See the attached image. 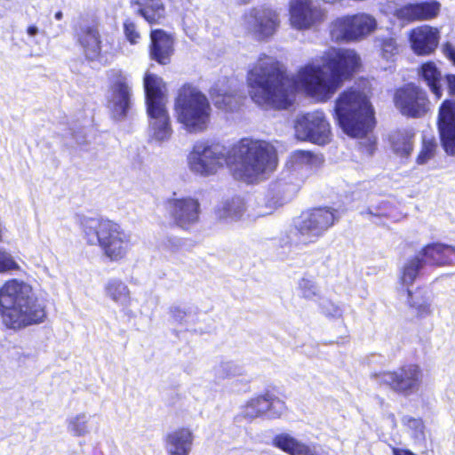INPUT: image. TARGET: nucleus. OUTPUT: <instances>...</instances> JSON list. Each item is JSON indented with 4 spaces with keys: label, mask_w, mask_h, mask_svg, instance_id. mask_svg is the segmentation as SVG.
Wrapping results in <instances>:
<instances>
[{
    "label": "nucleus",
    "mask_w": 455,
    "mask_h": 455,
    "mask_svg": "<svg viewBox=\"0 0 455 455\" xmlns=\"http://www.w3.org/2000/svg\"><path fill=\"white\" fill-rule=\"evenodd\" d=\"M420 76L427 83L431 92L435 94V99L439 100L443 92L440 85L441 72L433 62H427L421 66Z\"/></svg>",
    "instance_id": "nucleus-33"
},
{
    "label": "nucleus",
    "mask_w": 455,
    "mask_h": 455,
    "mask_svg": "<svg viewBox=\"0 0 455 455\" xmlns=\"http://www.w3.org/2000/svg\"><path fill=\"white\" fill-rule=\"evenodd\" d=\"M334 113L339 126L352 137H362L374 126L371 104L358 87H351L339 95Z\"/></svg>",
    "instance_id": "nucleus-4"
},
{
    "label": "nucleus",
    "mask_w": 455,
    "mask_h": 455,
    "mask_svg": "<svg viewBox=\"0 0 455 455\" xmlns=\"http://www.w3.org/2000/svg\"><path fill=\"white\" fill-rule=\"evenodd\" d=\"M19 268V265L13 259L11 254L6 251H0V273L15 270Z\"/></svg>",
    "instance_id": "nucleus-48"
},
{
    "label": "nucleus",
    "mask_w": 455,
    "mask_h": 455,
    "mask_svg": "<svg viewBox=\"0 0 455 455\" xmlns=\"http://www.w3.org/2000/svg\"><path fill=\"white\" fill-rule=\"evenodd\" d=\"M267 401L266 394L250 399L243 407L241 415L247 419H253L260 417L267 411Z\"/></svg>",
    "instance_id": "nucleus-34"
},
{
    "label": "nucleus",
    "mask_w": 455,
    "mask_h": 455,
    "mask_svg": "<svg viewBox=\"0 0 455 455\" xmlns=\"http://www.w3.org/2000/svg\"><path fill=\"white\" fill-rule=\"evenodd\" d=\"M246 203L243 198L235 196L222 200L215 209L218 219L227 221H237L246 212Z\"/></svg>",
    "instance_id": "nucleus-28"
},
{
    "label": "nucleus",
    "mask_w": 455,
    "mask_h": 455,
    "mask_svg": "<svg viewBox=\"0 0 455 455\" xmlns=\"http://www.w3.org/2000/svg\"><path fill=\"white\" fill-rule=\"evenodd\" d=\"M339 218L338 211L330 207L304 212L294 220V226L287 233V243L299 246L313 243L333 226Z\"/></svg>",
    "instance_id": "nucleus-8"
},
{
    "label": "nucleus",
    "mask_w": 455,
    "mask_h": 455,
    "mask_svg": "<svg viewBox=\"0 0 455 455\" xmlns=\"http://www.w3.org/2000/svg\"><path fill=\"white\" fill-rule=\"evenodd\" d=\"M182 244V240L175 236H167L162 243L164 250H166L170 252L178 251L181 248Z\"/></svg>",
    "instance_id": "nucleus-49"
},
{
    "label": "nucleus",
    "mask_w": 455,
    "mask_h": 455,
    "mask_svg": "<svg viewBox=\"0 0 455 455\" xmlns=\"http://www.w3.org/2000/svg\"><path fill=\"white\" fill-rule=\"evenodd\" d=\"M426 264L443 266L455 262V247L443 243L427 244L419 254Z\"/></svg>",
    "instance_id": "nucleus-27"
},
{
    "label": "nucleus",
    "mask_w": 455,
    "mask_h": 455,
    "mask_svg": "<svg viewBox=\"0 0 455 455\" xmlns=\"http://www.w3.org/2000/svg\"><path fill=\"white\" fill-rule=\"evenodd\" d=\"M40 33L39 28L36 25H30L27 28V34L29 37H35Z\"/></svg>",
    "instance_id": "nucleus-52"
},
{
    "label": "nucleus",
    "mask_w": 455,
    "mask_h": 455,
    "mask_svg": "<svg viewBox=\"0 0 455 455\" xmlns=\"http://www.w3.org/2000/svg\"><path fill=\"white\" fill-rule=\"evenodd\" d=\"M390 212V204L385 201L378 204H371L365 211H362L360 214L367 217L370 220L378 223L374 219L387 217Z\"/></svg>",
    "instance_id": "nucleus-39"
},
{
    "label": "nucleus",
    "mask_w": 455,
    "mask_h": 455,
    "mask_svg": "<svg viewBox=\"0 0 455 455\" xmlns=\"http://www.w3.org/2000/svg\"><path fill=\"white\" fill-rule=\"evenodd\" d=\"M267 401V416L269 418H279L285 411V403L283 401L268 393L266 394Z\"/></svg>",
    "instance_id": "nucleus-44"
},
{
    "label": "nucleus",
    "mask_w": 455,
    "mask_h": 455,
    "mask_svg": "<svg viewBox=\"0 0 455 455\" xmlns=\"http://www.w3.org/2000/svg\"><path fill=\"white\" fill-rule=\"evenodd\" d=\"M67 430L75 437H82L97 433L100 427V417L82 411L70 415L67 420Z\"/></svg>",
    "instance_id": "nucleus-24"
},
{
    "label": "nucleus",
    "mask_w": 455,
    "mask_h": 455,
    "mask_svg": "<svg viewBox=\"0 0 455 455\" xmlns=\"http://www.w3.org/2000/svg\"><path fill=\"white\" fill-rule=\"evenodd\" d=\"M294 128L299 140H309L318 145H324L330 141V124L321 110L299 116Z\"/></svg>",
    "instance_id": "nucleus-15"
},
{
    "label": "nucleus",
    "mask_w": 455,
    "mask_h": 455,
    "mask_svg": "<svg viewBox=\"0 0 455 455\" xmlns=\"http://www.w3.org/2000/svg\"><path fill=\"white\" fill-rule=\"evenodd\" d=\"M438 128L445 152L455 155V103L446 100L439 109Z\"/></svg>",
    "instance_id": "nucleus-20"
},
{
    "label": "nucleus",
    "mask_w": 455,
    "mask_h": 455,
    "mask_svg": "<svg viewBox=\"0 0 455 455\" xmlns=\"http://www.w3.org/2000/svg\"><path fill=\"white\" fill-rule=\"evenodd\" d=\"M228 81L216 83L210 91L211 97L216 108L226 111H234L241 103L242 97L230 92Z\"/></svg>",
    "instance_id": "nucleus-26"
},
{
    "label": "nucleus",
    "mask_w": 455,
    "mask_h": 455,
    "mask_svg": "<svg viewBox=\"0 0 455 455\" xmlns=\"http://www.w3.org/2000/svg\"><path fill=\"white\" fill-rule=\"evenodd\" d=\"M64 32V27L62 25H59L57 27L56 31L53 33V36H57L60 34H62Z\"/></svg>",
    "instance_id": "nucleus-53"
},
{
    "label": "nucleus",
    "mask_w": 455,
    "mask_h": 455,
    "mask_svg": "<svg viewBox=\"0 0 455 455\" xmlns=\"http://www.w3.org/2000/svg\"><path fill=\"white\" fill-rule=\"evenodd\" d=\"M213 373L217 380H222L242 375L243 370L232 362H221L213 368Z\"/></svg>",
    "instance_id": "nucleus-38"
},
{
    "label": "nucleus",
    "mask_w": 455,
    "mask_h": 455,
    "mask_svg": "<svg viewBox=\"0 0 455 455\" xmlns=\"http://www.w3.org/2000/svg\"><path fill=\"white\" fill-rule=\"evenodd\" d=\"M168 213L173 223L183 230H189L200 220L201 204L199 200L192 196H177L173 193L165 203Z\"/></svg>",
    "instance_id": "nucleus-17"
},
{
    "label": "nucleus",
    "mask_w": 455,
    "mask_h": 455,
    "mask_svg": "<svg viewBox=\"0 0 455 455\" xmlns=\"http://www.w3.org/2000/svg\"><path fill=\"white\" fill-rule=\"evenodd\" d=\"M178 122L190 133L205 131L210 123L212 108L207 97L190 84L182 86L175 100Z\"/></svg>",
    "instance_id": "nucleus-7"
},
{
    "label": "nucleus",
    "mask_w": 455,
    "mask_h": 455,
    "mask_svg": "<svg viewBox=\"0 0 455 455\" xmlns=\"http://www.w3.org/2000/svg\"><path fill=\"white\" fill-rule=\"evenodd\" d=\"M194 440L195 435L188 427H179L169 432L164 438L167 455H189Z\"/></svg>",
    "instance_id": "nucleus-23"
},
{
    "label": "nucleus",
    "mask_w": 455,
    "mask_h": 455,
    "mask_svg": "<svg viewBox=\"0 0 455 455\" xmlns=\"http://www.w3.org/2000/svg\"><path fill=\"white\" fill-rule=\"evenodd\" d=\"M164 87L162 78L154 74L146 73L144 90L148 116V136L150 142L159 145L169 141L173 132L166 108Z\"/></svg>",
    "instance_id": "nucleus-6"
},
{
    "label": "nucleus",
    "mask_w": 455,
    "mask_h": 455,
    "mask_svg": "<svg viewBox=\"0 0 455 455\" xmlns=\"http://www.w3.org/2000/svg\"><path fill=\"white\" fill-rule=\"evenodd\" d=\"M377 25L376 19L365 12L346 15L332 22L331 35L336 41L358 42L374 32Z\"/></svg>",
    "instance_id": "nucleus-10"
},
{
    "label": "nucleus",
    "mask_w": 455,
    "mask_h": 455,
    "mask_svg": "<svg viewBox=\"0 0 455 455\" xmlns=\"http://www.w3.org/2000/svg\"><path fill=\"white\" fill-rule=\"evenodd\" d=\"M82 228L87 243L98 245L111 261L126 258L133 246L132 234L110 220L86 218Z\"/></svg>",
    "instance_id": "nucleus-5"
},
{
    "label": "nucleus",
    "mask_w": 455,
    "mask_h": 455,
    "mask_svg": "<svg viewBox=\"0 0 455 455\" xmlns=\"http://www.w3.org/2000/svg\"><path fill=\"white\" fill-rule=\"evenodd\" d=\"M394 100L395 107L404 116L419 117L427 111L428 100L426 92L412 84L398 89Z\"/></svg>",
    "instance_id": "nucleus-18"
},
{
    "label": "nucleus",
    "mask_w": 455,
    "mask_h": 455,
    "mask_svg": "<svg viewBox=\"0 0 455 455\" xmlns=\"http://www.w3.org/2000/svg\"><path fill=\"white\" fill-rule=\"evenodd\" d=\"M76 143L79 146H82L85 143V134L83 131H79L72 134Z\"/></svg>",
    "instance_id": "nucleus-50"
},
{
    "label": "nucleus",
    "mask_w": 455,
    "mask_h": 455,
    "mask_svg": "<svg viewBox=\"0 0 455 455\" xmlns=\"http://www.w3.org/2000/svg\"><path fill=\"white\" fill-rule=\"evenodd\" d=\"M320 162L321 159L310 151L292 152L286 163L290 174L285 178V181L279 182V188H283V193L288 196H293L298 192L311 169L316 167Z\"/></svg>",
    "instance_id": "nucleus-12"
},
{
    "label": "nucleus",
    "mask_w": 455,
    "mask_h": 455,
    "mask_svg": "<svg viewBox=\"0 0 455 455\" xmlns=\"http://www.w3.org/2000/svg\"><path fill=\"white\" fill-rule=\"evenodd\" d=\"M373 377L380 384H385L395 392L407 396L419 391L423 373L418 365L408 364L394 371L375 373Z\"/></svg>",
    "instance_id": "nucleus-14"
},
{
    "label": "nucleus",
    "mask_w": 455,
    "mask_h": 455,
    "mask_svg": "<svg viewBox=\"0 0 455 455\" xmlns=\"http://www.w3.org/2000/svg\"><path fill=\"white\" fill-rule=\"evenodd\" d=\"M439 30L427 25L419 26L410 33L411 48L418 55L432 53L439 43Z\"/></svg>",
    "instance_id": "nucleus-21"
},
{
    "label": "nucleus",
    "mask_w": 455,
    "mask_h": 455,
    "mask_svg": "<svg viewBox=\"0 0 455 455\" xmlns=\"http://www.w3.org/2000/svg\"><path fill=\"white\" fill-rule=\"evenodd\" d=\"M75 35L89 60L107 62L115 53L114 44L108 39L102 40L97 25L93 23H79Z\"/></svg>",
    "instance_id": "nucleus-11"
},
{
    "label": "nucleus",
    "mask_w": 455,
    "mask_h": 455,
    "mask_svg": "<svg viewBox=\"0 0 455 455\" xmlns=\"http://www.w3.org/2000/svg\"><path fill=\"white\" fill-rule=\"evenodd\" d=\"M54 17L57 20H60L63 18V12L61 11L57 12Z\"/></svg>",
    "instance_id": "nucleus-54"
},
{
    "label": "nucleus",
    "mask_w": 455,
    "mask_h": 455,
    "mask_svg": "<svg viewBox=\"0 0 455 455\" xmlns=\"http://www.w3.org/2000/svg\"><path fill=\"white\" fill-rule=\"evenodd\" d=\"M104 291L116 304L127 308L131 306V291L127 284L120 279L110 278L104 285Z\"/></svg>",
    "instance_id": "nucleus-30"
},
{
    "label": "nucleus",
    "mask_w": 455,
    "mask_h": 455,
    "mask_svg": "<svg viewBox=\"0 0 455 455\" xmlns=\"http://www.w3.org/2000/svg\"><path fill=\"white\" fill-rule=\"evenodd\" d=\"M441 4L436 0L408 4L395 12V16L405 21L424 20L435 18L440 12Z\"/></svg>",
    "instance_id": "nucleus-22"
},
{
    "label": "nucleus",
    "mask_w": 455,
    "mask_h": 455,
    "mask_svg": "<svg viewBox=\"0 0 455 455\" xmlns=\"http://www.w3.org/2000/svg\"><path fill=\"white\" fill-rule=\"evenodd\" d=\"M424 264L426 263L420 255L409 259L402 269L401 280L403 284L407 286L412 284Z\"/></svg>",
    "instance_id": "nucleus-35"
},
{
    "label": "nucleus",
    "mask_w": 455,
    "mask_h": 455,
    "mask_svg": "<svg viewBox=\"0 0 455 455\" xmlns=\"http://www.w3.org/2000/svg\"><path fill=\"white\" fill-rule=\"evenodd\" d=\"M150 56L160 64L165 65L170 62L173 52V40L163 30L151 31Z\"/></svg>",
    "instance_id": "nucleus-25"
},
{
    "label": "nucleus",
    "mask_w": 455,
    "mask_h": 455,
    "mask_svg": "<svg viewBox=\"0 0 455 455\" xmlns=\"http://www.w3.org/2000/svg\"><path fill=\"white\" fill-rule=\"evenodd\" d=\"M319 308L326 317L340 318L343 315V309L331 300L326 298H321L318 301Z\"/></svg>",
    "instance_id": "nucleus-42"
},
{
    "label": "nucleus",
    "mask_w": 455,
    "mask_h": 455,
    "mask_svg": "<svg viewBox=\"0 0 455 455\" xmlns=\"http://www.w3.org/2000/svg\"><path fill=\"white\" fill-rule=\"evenodd\" d=\"M244 29L255 39L262 41L273 36L279 25V14L268 7L251 9L243 17Z\"/></svg>",
    "instance_id": "nucleus-16"
},
{
    "label": "nucleus",
    "mask_w": 455,
    "mask_h": 455,
    "mask_svg": "<svg viewBox=\"0 0 455 455\" xmlns=\"http://www.w3.org/2000/svg\"><path fill=\"white\" fill-rule=\"evenodd\" d=\"M443 52L444 55L453 63L455 66V48L451 43H446L443 46ZM446 83L450 94L455 95V75L446 76Z\"/></svg>",
    "instance_id": "nucleus-45"
},
{
    "label": "nucleus",
    "mask_w": 455,
    "mask_h": 455,
    "mask_svg": "<svg viewBox=\"0 0 455 455\" xmlns=\"http://www.w3.org/2000/svg\"><path fill=\"white\" fill-rule=\"evenodd\" d=\"M229 148L221 144H208L197 141L188 155V167L191 172L201 177H209L227 165L231 170Z\"/></svg>",
    "instance_id": "nucleus-9"
},
{
    "label": "nucleus",
    "mask_w": 455,
    "mask_h": 455,
    "mask_svg": "<svg viewBox=\"0 0 455 455\" xmlns=\"http://www.w3.org/2000/svg\"><path fill=\"white\" fill-rule=\"evenodd\" d=\"M402 421L411 431V436L416 443H422L425 440L424 425L421 419L403 416Z\"/></svg>",
    "instance_id": "nucleus-40"
},
{
    "label": "nucleus",
    "mask_w": 455,
    "mask_h": 455,
    "mask_svg": "<svg viewBox=\"0 0 455 455\" xmlns=\"http://www.w3.org/2000/svg\"><path fill=\"white\" fill-rule=\"evenodd\" d=\"M124 32L126 39L130 44H136L139 43V40L140 39V34L137 29L136 24L132 20H126L124 21Z\"/></svg>",
    "instance_id": "nucleus-47"
},
{
    "label": "nucleus",
    "mask_w": 455,
    "mask_h": 455,
    "mask_svg": "<svg viewBox=\"0 0 455 455\" xmlns=\"http://www.w3.org/2000/svg\"><path fill=\"white\" fill-rule=\"evenodd\" d=\"M140 6L139 12L149 23H158L164 17V6L162 0H132Z\"/></svg>",
    "instance_id": "nucleus-32"
},
{
    "label": "nucleus",
    "mask_w": 455,
    "mask_h": 455,
    "mask_svg": "<svg viewBox=\"0 0 455 455\" xmlns=\"http://www.w3.org/2000/svg\"><path fill=\"white\" fill-rule=\"evenodd\" d=\"M299 295L308 300L319 301L322 298L321 291L314 278L304 276L299 281Z\"/></svg>",
    "instance_id": "nucleus-36"
},
{
    "label": "nucleus",
    "mask_w": 455,
    "mask_h": 455,
    "mask_svg": "<svg viewBox=\"0 0 455 455\" xmlns=\"http://www.w3.org/2000/svg\"><path fill=\"white\" fill-rule=\"evenodd\" d=\"M381 53L387 60L398 53V45L394 38L385 37L381 40Z\"/></svg>",
    "instance_id": "nucleus-46"
},
{
    "label": "nucleus",
    "mask_w": 455,
    "mask_h": 455,
    "mask_svg": "<svg viewBox=\"0 0 455 455\" xmlns=\"http://www.w3.org/2000/svg\"><path fill=\"white\" fill-rule=\"evenodd\" d=\"M406 297L409 306L414 308L419 315L425 316L431 313L430 305L424 298L414 296L409 289L406 290Z\"/></svg>",
    "instance_id": "nucleus-41"
},
{
    "label": "nucleus",
    "mask_w": 455,
    "mask_h": 455,
    "mask_svg": "<svg viewBox=\"0 0 455 455\" xmlns=\"http://www.w3.org/2000/svg\"><path fill=\"white\" fill-rule=\"evenodd\" d=\"M437 148L435 139L431 135H424L422 138V147L417 156L418 164H426L429 160L434 158Z\"/></svg>",
    "instance_id": "nucleus-37"
},
{
    "label": "nucleus",
    "mask_w": 455,
    "mask_h": 455,
    "mask_svg": "<svg viewBox=\"0 0 455 455\" xmlns=\"http://www.w3.org/2000/svg\"><path fill=\"white\" fill-rule=\"evenodd\" d=\"M172 320L180 324H187L192 317L190 307L181 305H172L169 308Z\"/></svg>",
    "instance_id": "nucleus-43"
},
{
    "label": "nucleus",
    "mask_w": 455,
    "mask_h": 455,
    "mask_svg": "<svg viewBox=\"0 0 455 455\" xmlns=\"http://www.w3.org/2000/svg\"><path fill=\"white\" fill-rule=\"evenodd\" d=\"M289 13L291 26L299 30L313 28L324 19V12L312 0H291Z\"/></svg>",
    "instance_id": "nucleus-19"
},
{
    "label": "nucleus",
    "mask_w": 455,
    "mask_h": 455,
    "mask_svg": "<svg viewBox=\"0 0 455 455\" xmlns=\"http://www.w3.org/2000/svg\"><path fill=\"white\" fill-rule=\"evenodd\" d=\"M109 90L108 103L112 116L116 120L127 116L132 106V87L129 76L120 69H111L108 73Z\"/></svg>",
    "instance_id": "nucleus-13"
},
{
    "label": "nucleus",
    "mask_w": 455,
    "mask_h": 455,
    "mask_svg": "<svg viewBox=\"0 0 455 455\" xmlns=\"http://www.w3.org/2000/svg\"><path fill=\"white\" fill-rule=\"evenodd\" d=\"M273 444L290 455H318L315 446L304 443L285 433L275 435Z\"/></svg>",
    "instance_id": "nucleus-29"
},
{
    "label": "nucleus",
    "mask_w": 455,
    "mask_h": 455,
    "mask_svg": "<svg viewBox=\"0 0 455 455\" xmlns=\"http://www.w3.org/2000/svg\"><path fill=\"white\" fill-rule=\"evenodd\" d=\"M414 133L410 131H396L390 137V144L394 153L402 157H407L413 149Z\"/></svg>",
    "instance_id": "nucleus-31"
},
{
    "label": "nucleus",
    "mask_w": 455,
    "mask_h": 455,
    "mask_svg": "<svg viewBox=\"0 0 455 455\" xmlns=\"http://www.w3.org/2000/svg\"><path fill=\"white\" fill-rule=\"evenodd\" d=\"M229 149L231 172L235 180L253 183L276 166L275 150L265 140L244 138Z\"/></svg>",
    "instance_id": "nucleus-3"
},
{
    "label": "nucleus",
    "mask_w": 455,
    "mask_h": 455,
    "mask_svg": "<svg viewBox=\"0 0 455 455\" xmlns=\"http://www.w3.org/2000/svg\"><path fill=\"white\" fill-rule=\"evenodd\" d=\"M393 455H416L411 451L407 449H400L396 447H392Z\"/></svg>",
    "instance_id": "nucleus-51"
},
{
    "label": "nucleus",
    "mask_w": 455,
    "mask_h": 455,
    "mask_svg": "<svg viewBox=\"0 0 455 455\" xmlns=\"http://www.w3.org/2000/svg\"><path fill=\"white\" fill-rule=\"evenodd\" d=\"M360 64L356 52L349 49H331L321 60H315L290 78L275 58L262 54L247 73L251 100L259 106L285 109L291 105L297 84L318 101L332 97Z\"/></svg>",
    "instance_id": "nucleus-1"
},
{
    "label": "nucleus",
    "mask_w": 455,
    "mask_h": 455,
    "mask_svg": "<svg viewBox=\"0 0 455 455\" xmlns=\"http://www.w3.org/2000/svg\"><path fill=\"white\" fill-rule=\"evenodd\" d=\"M0 314L4 325L14 330L43 323L46 317L45 307L32 286L17 279L0 288Z\"/></svg>",
    "instance_id": "nucleus-2"
}]
</instances>
